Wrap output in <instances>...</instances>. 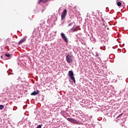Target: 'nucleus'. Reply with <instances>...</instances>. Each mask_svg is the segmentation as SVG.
Listing matches in <instances>:
<instances>
[{"label":"nucleus","instance_id":"obj_9","mask_svg":"<svg viewBox=\"0 0 128 128\" xmlns=\"http://www.w3.org/2000/svg\"><path fill=\"white\" fill-rule=\"evenodd\" d=\"M40 94V91L38 90L37 92H34L31 94V96H38Z\"/></svg>","mask_w":128,"mask_h":128},{"label":"nucleus","instance_id":"obj_8","mask_svg":"<svg viewBox=\"0 0 128 128\" xmlns=\"http://www.w3.org/2000/svg\"><path fill=\"white\" fill-rule=\"evenodd\" d=\"M78 26H75V27H73L71 28V30L72 32H78Z\"/></svg>","mask_w":128,"mask_h":128},{"label":"nucleus","instance_id":"obj_5","mask_svg":"<svg viewBox=\"0 0 128 128\" xmlns=\"http://www.w3.org/2000/svg\"><path fill=\"white\" fill-rule=\"evenodd\" d=\"M61 36L62 38V40L65 42H68V38H66V34L64 33H61Z\"/></svg>","mask_w":128,"mask_h":128},{"label":"nucleus","instance_id":"obj_2","mask_svg":"<svg viewBox=\"0 0 128 128\" xmlns=\"http://www.w3.org/2000/svg\"><path fill=\"white\" fill-rule=\"evenodd\" d=\"M66 120L68 122H72V124H80V122L72 118H66Z\"/></svg>","mask_w":128,"mask_h":128},{"label":"nucleus","instance_id":"obj_1","mask_svg":"<svg viewBox=\"0 0 128 128\" xmlns=\"http://www.w3.org/2000/svg\"><path fill=\"white\" fill-rule=\"evenodd\" d=\"M66 59L68 64H72L74 62V56L72 53L66 54Z\"/></svg>","mask_w":128,"mask_h":128},{"label":"nucleus","instance_id":"obj_17","mask_svg":"<svg viewBox=\"0 0 128 128\" xmlns=\"http://www.w3.org/2000/svg\"><path fill=\"white\" fill-rule=\"evenodd\" d=\"M96 56H98V54H97Z\"/></svg>","mask_w":128,"mask_h":128},{"label":"nucleus","instance_id":"obj_13","mask_svg":"<svg viewBox=\"0 0 128 128\" xmlns=\"http://www.w3.org/2000/svg\"><path fill=\"white\" fill-rule=\"evenodd\" d=\"M4 108V105H0V110H3Z\"/></svg>","mask_w":128,"mask_h":128},{"label":"nucleus","instance_id":"obj_7","mask_svg":"<svg viewBox=\"0 0 128 128\" xmlns=\"http://www.w3.org/2000/svg\"><path fill=\"white\" fill-rule=\"evenodd\" d=\"M49 0H38V4H40V2H42L43 4H46V2H48Z\"/></svg>","mask_w":128,"mask_h":128},{"label":"nucleus","instance_id":"obj_4","mask_svg":"<svg viewBox=\"0 0 128 128\" xmlns=\"http://www.w3.org/2000/svg\"><path fill=\"white\" fill-rule=\"evenodd\" d=\"M66 14H68V11L66 10V9H65L62 12V14H61L62 20H64V18H66Z\"/></svg>","mask_w":128,"mask_h":128},{"label":"nucleus","instance_id":"obj_18","mask_svg":"<svg viewBox=\"0 0 128 128\" xmlns=\"http://www.w3.org/2000/svg\"><path fill=\"white\" fill-rule=\"evenodd\" d=\"M6 60H8V58H6Z\"/></svg>","mask_w":128,"mask_h":128},{"label":"nucleus","instance_id":"obj_11","mask_svg":"<svg viewBox=\"0 0 128 128\" xmlns=\"http://www.w3.org/2000/svg\"><path fill=\"white\" fill-rule=\"evenodd\" d=\"M100 48L102 50H106V46H102L100 47Z\"/></svg>","mask_w":128,"mask_h":128},{"label":"nucleus","instance_id":"obj_15","mask_svg":"<svg viewBox=\"0 0 128 128\" xmlns=\"http://www.w3.org/2000/svg\"><path fill=\"white\" fill-rule=\"evenodd\" d=\"M122 116V114H120L118 115L117 117V118H120V116Z\"/></svg>","mask_w":128,"mask_h":128},{"label":"nucleus","instance_id":"obj_10","mask_svg":"<svg viewBox=\"0 0 128 128\" xmlns=\"http://www.w3.org/2000/svg\"><path fill=\"white\" fill-rule=\"evenodd\" d=\"M45 22L44 20H41L40 21V26H41V28H44V24Z\"/></svg>","mask_w":128,"mask_h":128},{"label":"nucleus","instance_id":"obj_3","mask_svg":"<svg viewBox=\"0 0 128 128\" xmlns=\"http://www.w3.org/2000/svg\"><path fill=\"white\" fill-rule=\"evenodd\" d=\"M68 74L69 76H70L71 80H73L74 82H76V79H74V72L72 70H70Z\"/></svg>","mask_w":128,"mask_h":128},{"label":"nucleus","instance_id":"obj_14","mask_svg":"<svg viewBox=\"0 0 128 128\" xmlns=\"http://www.w3.org/2000/svg\"><path fill=\"white\" fill-rule=\"evenodd\" d=\"M5 56H6L7 58H10V54H6Z\"/></svg>","mask_w":128,"mask_h":128},{"label":"nucleus","instance_id":"obj_6","mask_svg":"<svg viewBox=\"0 0 128 128\" xmlns=\"http://www.w3.org/2000/svg\"><path fill=\"white\" fill-rule=\"evenodd\" d=\"M26 38H22L18 43V46H20V44H22V42H26Z\"/></svg>","mask_w":128,"mask_h":128},{"label":"nucleus","instance_id":"obj_12","mask_svg":"<svg viewBox=\"0 0 128 128\" xmlns=\"http://www.w3.org/2000/svg\"><path fill=\"white\" fill-rule=\"evenodd\" d=\"M117 6H122V2H117Z\"/></svg>","mask_w":128,"mask_h":128},{"label":"nucleus","instance_id":"obj_16","mask_svg":"<svg viewBox=\"0 0 128 128\" xmlns=\"http://www.w3.org/2000/svg\"><path fill=\"white\" fill-rule=\"evenodd\" d=\"M72 22H71V23H70V24H68V26H72Z\"/></svg>","mask_w":128,"mask_h":128}]
</instances>
